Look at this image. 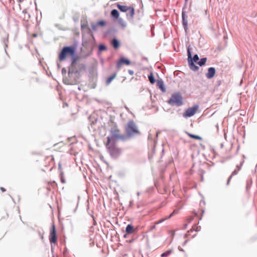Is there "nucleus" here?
Wrapping results in <instances>:
<instances>
[{
  "mask_svg": "<svg viewBox=\"0 0 257 257\" xmlns=\"http://www.w3.org/2000/svg\"><path fill=\"white\" fill-rule=\"evenodd\" d=\"M110 137L107 138V142L109 145L111 141H116L119 140H124L125 136L120 134V130L116 127L112 128L110 130Z\"/></svg>",
  "mask_w": 257,
  "mask_h": 257,
  "instance_id": "obj_1",
  "label": "nucleus"
},
{
  "mask_svg": "<svg viewBox=\"0 0 257 257\" xmlns=\"http://www.w3.org/2000/svg\"><path fill=\"white\" fill-rule=\"evenodd\" d=\"M75 54V49L72 47H65L59 55L60 61L64 60L69 56H73Z\"/></svg>",
  "mask_w": 257,
  "mask_h": 257,
  "instance_id": "obj_2",
  "label": "nucleus"
},
{
  "mask_svg": "<svg viewBox=\"0 0 257 257\" xmlns=\"http://www.w3.org/2000/svg\"><path fill=\"white\" fill-rule=\"evenodd\" d=\"M125 130L127 136H132L136 134H139L140 132L133 121L128 122L125 126Z\"/></svg>",
  "mask_w": 257,
  "mask_h": 257,
  "instance_id": "obj_3",
  "label": "nucleus"
},
{
  "mask_svg": "<svg viewBox=\"0 0 257 257\" xmlns=\"http://www.w3.org/2000/svg\"><path fill=\"white\" fill-rule=\"evenodd\" d=\"M106 147L112 157L116 158L120 155L121 153V150L120 149L116 147L114 144H111L110 143L108 145L107 143H106Z\"/></svg>",
  "mask_w": 257,
  "mask_h": 257,
  "instance_id": "obj_4",
  "label": "nucleus"
},
{
  "mask_svg": "<svg viewBox=\"0 0 257 257\" xmlns=\"http://www.w3.org/2000/svg\"><path fill=\"white\" fill-rule=\"evenodd\" d=\"M168 102L172 105L181 106L183 104L182 97L180 94L174 93L172 95Z\"/></svg>",
  "mask_w": 257,
  "mask_h": 257,
  "instance_id": "obj_5",
  "label": "nucleus"
},
{
  "mask_svg": "<svg viewBox=\"0 0 257 257\" xmlns=\"http://www.w3.org/2000/svg\"><path fill=\"white\" fill-rule=\"evenodd\" d=\"M198 108L197 105L188 108L183 114V117L186 118L194 115L197 112Z\"/></svg>",
  "mask_w": 257,
  "mask_h": 257,
  "instance_id": "obj_6",
  "label": "nucleus"
},
{
  "mask_svg": "<svg viewBox=\"0 0 257 257\" xmlns=\"http://www.w3.org/2000/svg\"><path fill=\"white\" fill-rule=\"evenodd\" d=\"M49 240L51 243H55L57 242L56 230L54 224H53L51 228Z\"/></svg>",
  "mask_w": 257,
  "mask_h": 257,
  "instance_id": "obj_7",
  "label": "nucleus"
},
{
  "mask_svg": "<svg viewBox=\"0 0 257 257\" xmlns=\"http://www.w3.org/2000/svg\"><path fill=\"white\" fill-rule=\"evenodd\" d=\"M131 62L129 60L125 59L124 58H121L119 59L118 62L116 64V66L118 68H119L122 64H125L126 65H130Z\"/></svg>",
  "mask_w": 257,
  "mask_h": 257,
  "instance_id": "obj_8",
  "label": "nucleus"
},
{
  "mask_svg": "<svg viewBox=\"0 0 257 257\" xmlns=\"http://www.w3.org/2000/svg\"><path fill=\"white\" fill-rule=\"evenodd\" d=\"M215 69L214 67H210L208 69V72L206 73V77L208 79L213 78L215 74Z\"/></svg>",
  "mask_w": 257,
  "mask_h": 257,
  "instance_id": "obj_9",
  "label": "nucleus"
},
{
  "mask_svg": "<svg viewBox=\"0 0 257 257\" xmlns=\"http://www.w3.org/2000/svg\"><path fill=\"white\" fill-rule=\"evenodd\" d=\"M176 213L177 212H176V211L174 210L168 217H166V218H163V219H161V220L156 222L155 223V225L151 226L150 230H152L155 229L156 228V224H159L160 223H162L163 221H165V220L171 218L174 214H176Z\"/></svg>",
  "mask_w": 257,
  "mask_h": 257,
  "instance_id": "obj_10",
  "label": "nucleus"
},
{
  "mask_svg": "<svg viewBox=\"0 0 257 257\" xmlns=\"http://www.w3.org/2000/svg\"><path fill=\"white\" fill-rule=\"evenodd\" d=\"M188 57V62L191 61V60L194 62H196L199 60L198 56L196 54L194 56L193 58H191V54L189 49L187 50Z\"/></svg>",
  "mask_w": 257,
  "mask_h": 257,
  "instance_id": "obj_11",
  "label": "nucleus"
},
{
  "mask_svg": "<svg viewBox=\"0 0 257 257\" xmlns=\"http://www.w3.org/2000/svg\"><path fill=\"white\" fill-rule=\"evenodd\" d=\"M157 86L162 90V92L166 91V88L162 80H157Z\"/></svg>",
  "mask_w": 257,
  "mask_h": 257,
  "instance_id": "obj_12",
  "label": "nucleus"
},
{
  "mask_svg": "<svg viewBox=\"0 0 257 257\" xmlns=\"http://www.w3.org/2000/svg\"><path fill=\"white\" fill-rule=\"evenodd\" d=\"M106 25V22L104 21H100L98 22L96 24H93L92 25V29L94 30H95L97 29V26H101L102 27L105 26Z\"/></svg>",
  "mask_w": 257,
  "mask_h": 257,
  "instance_id": "obj_13",
  "label": "nucleus"
},
{
  "mask_svg": "<svg viewBox=\"0 0 257 257\" xmlns=\"http://www.w3.org/2000/svg\"><path fill=\"white\" fill-rule=\"evenodd\" d=\"M125 231L127 234H132L135 231V229L132 225L128 224L126 227Z\"/></svg>",
  "mask_w": 257,
  "mask_h": 257,
  "instance_id": "obj_14",
  "label": "nucleus"
},
{
  "mask_svg": "<svg viewBox=\"0 0 257 257\" xmlns=\"http://www.w3.org/2000/svg\"><path fill=\"white\" fill-rule=\"evenodd\" d=\"M117 7L121 12H126L129 10L130 7L125 6H121L119 4H117Z\"/></svg>",
  "mask_w": 257,
  "mask_h": 257,
  "instance_id": "obj_15",
  "label": "nucleus"
},
{
  "mask_svg": "<svg viewBox=\"0 0 257 257\" xmlns=\"http://www.w3.org/2000/svg\"><path fill=\"white\" fill-rule=\"evenodd\" d=\"M189 65L190 69L193 71H196L198 69V67L195 65L192 60L189 62Z\"/></svg>",
  "mask_w": 257,
  "mask_h": 257,
  "instance_id": "obj_16",
  "label": "nucleus"
},
{
  "mask_svg": "<svg viewBox=\"0 0 257 257\" xmlns=\"http://www.w3.org/2000/svg\"><path fill=\"white\" fill-rule=\"evenodd\" d=\"M111 15L112 17L115 18V19H118V17H119V13H118V12L117 11V10H113L111 12Z\"/></svg>",
  "mask_w": 257,
  "mask_h": 257,
  "instance_id": "obj_17",
  "label": "nucleus"
},
{
  "mask_svg": "<svg viewBox=\"0 0 257 257\" xmlns=\"http://www.w3.org/2000/svg\"><path fill=\"white\" fill-rule=\"evenodd\" d=\"M111 44L115 49H117L119 46V43L118 41L115 39H113Z\"/></svg>",
  "mask_w": 257,
  "mask_h": 257,
  "instance_id": "obj_18",
  "label": "nucleus"
},
{
  "mask_svg": "<svg viewBox=\"0 0 257 257\" xmlns=\"http://www.w3.org/2000/svg\"><path fill=\"white\" fill-rule=\"evenodd\" d=\"M187 134L188 135V136H189L190 138H191L192 139H194L198 140H202V138L199 136L193 135V134H191L189 133H187Z\"/></svg>",
  "mask_w": 257,
  "mask_h": 257,
  "instance_id": "obj_19",
  "label": "nucleus"
},
{
  "mask_svg": "<svg viewBox=\"0 0 257 257\" xmlns=\"http://www.w3.org/2000/svg\"><path fill=\"white\" fill-rule=\"evenodd\" d=\"M149 80L151 84H154L155 82V79L154 78L153 74L151 72L148 76Z\"/></svg>",
  "mask_w": 257,
  "mask_h": 257,
  "instance_id": "obj_20",
  "label": "nucleus"
},
{
  "mask_svg": "<svg viewBox=\"0 0 257 257\" xmlns=\"http://www.w3.org/2000/svg\"><path fill=\"white\" fill-rule=\"evenodd\" d=\"M128 11H129L130 17L131 18H133L134 17V16L135 14L134 9L133 7H130L129 10H128Z\"/></svg>",
  "mask_w": 257,
  "mask_h": 257,
  "instance_id": "obj_21",
  "label": "nucleus"
},
{
  "mask_svg": "<svg viewBox=\"0 0 257 257\" xmlns=\"http://www.w3.org/2000/svg\"><path fill=\"white\" fill-rule=\"evenodd\" d=\"M207 59L206 58H203L200 59V60L198 62V64L200 66H202L204 65L206 62Z\"/></svg>",
  "mask_w": 257,
  "mask_h": 257,
  "instance_id": "obj_22",
  "label": "nucleus"
},
{
  "mask_svg": "<svg viewBox=\"0 0 257 257\" xmlns=\"http://www.w3.org/2000/svg\"><path fill=\"white\" fill-rule=\"evenodd\" d=\"M116 77V74L114 73L112 75L109 77L106 81V83L107 84H109L111 81Z\"/></svg>",
  "mask_w": 257,
  "mask_h": 257,
  "instance_id": "obj_23",
  "label": "nucleus"
},
{
  "mask_svg": "<svg viewBox=\"0 0 257 257\" xmlns=\"http://www.w3.org/2000/svg\"><path fill=\"white\" fill-rule=\"evenodd\" d=\"M172 250H171V249L167 250V251L163 252L161 254V257H167L169 254H170L172 253Z\"/></svg>",
  "mask_w": 257,
  "mask_h": 257,
  "instance_id": "obj_24",
  "label": "nucleus"
},
{
  "mask_svg": "<svg viewBox=\"0 0 257 257\" xmlns=\"http://www.w3.org/2000/svg\"><path fill=\"white\" fill-rule=\"evenodd\" d=\"M182 18H183V24L184 26L185 29H187V21L185 19L184 14H182Z\"/></svg>",
  "mask_w": 257,
  "mask_h": 257,
  "instance_id": "obj_25",
  "label": "nucleus"
},
{
  "mask_svg": "<svg viewBox=\"0 0 257 257\" xmlns=\"http://www.w3.org/2000/svg\"><path fill=\"white\" fill-rule=\"evenodd\" d=\"M98 48L100 51H105L106 50V47L104 45L102 44L99 45Z\"/></svg>",
  "mask_w": 257,
  "mask_h": 257,
  "instance_id": "obj_26",
  "label": "nucleus"
},
{
  "mask_svg": "<svg viewBox=\"0 0 257 257\" xmlns=\"http://www.w3.org/2000/svg\"><path fill=\"white\" fill-rule=\"evenodd\" d=\"M119 23L123 27H125L126 26L125 24L123 23L122 20H119Z\"/></svg>",
  "mask_w": 257,
  "mask_h": 257,
  "instance_id": "obj_27",
  "label": "nucleus"
},
{
  "mask_svg": "<svg viewBox=\"0 0 257 257\" xmlns=\"http://www.w3.org/2000/svg\"><path fill=\"white\" fill-rule=\"evenodd\" d=\"M128 72L129 74L132 75L134 74V71L133 70H129L128 71Z\"/></svg>",
  "mask_w": 257,
  "mask_h": 257,
  "instance_id": "obj_28",
  "label": "nucleus"
},
{
  "mask_svg": "<svg viewBox=\"0 0 257 257\" xmlns=\"http://www.w3.org/2000/svg\"><path fill=\"white\" fill-rule=\"evenodd\" d=\"M76 60V59H75V58L74 57V58H73V60H72V64H74L75 63Z\"/></svg>",
  "mask_w": 257,
  "mask_h": 257,
  "instance_id": "obj_29",
  "label": "nucleus"
},
{
  "mask_svg": "<svg viewBox=\"0 0 257 257\" xmlns=\"http://www.w3.org/2000/svg\"><path fill=\"white\" fill-rule=\"evenodd\" d=\"M0 189L2 190V192H5L6 191V189L3 188V187H1Z\"/></svg>",
  "mask_w": 257,
  "mask_h": 257,
  "instance_id": "obj_30",
  "label": "nucleus"
},
{
  "mask_svg": "<svg viewBox=\"0 0 257 257\" xmlns=\"http://www.w3.org/2000/svg\"><path fill=\"white\" fill-rule=\"evenodd\" d=\"M50 158V160L52 161H54V158L53 156H50V157H48V158Z\"/></svg>",
  "mask_w": 257,
  "mask_h": 257,
  "instance_id": "obj_31",
  "label": "nucleus"
},
{
  "mask_svg": "<svg viewBox=\"0 0 257 257\" xmlns=\"http://www.w3.org/2000/svg\"><path fill=\"white\" fill-rule=\"evenodd\" d=\"M237 173V172L236 170H235V171H234L233 172V173H232V175H236Z\"/></svg>",
  "mask_w": 257,
  "mask_h": 257,
  "instance_id": "obj_32",
  "label": "nucleus"
},
{
  "mask_svg": "<svg viewBox=\"0 0 257 257\" xmlns=\"http://www.w3.org/2000/svg\"><path fill=\"white\" fill-rule=\"evenodd\" d=\"M59 169L60 170L62 169V167H61V165L60 164V163L59 164Z\"/></svg>",
  "mask_w": 257,
  "mask_h": 257,
  "instance_id": "obj_33",
  "label": "nucleus"
},
{
  "mask_svg": "<svg viewBox=\"0 0 257 257\" xmlns=\"http://www.w3.org/2000/svg\"><path fill=\"white\" fill-rule=\"evenodd\" d=\"M193 219V217H191L190 219V221H191Z\"/></svg>",
  "mask_w": 257,
  "mask_h": 257,
  "instance_id": "obj_34",
  "label": "nucleus"
},
{
  "mask_svg": "<svg viewBox=\"0 0 257 257\" xmlns=\"http://www.w3.org/2000/svg\"><path fill=\"white\" fill-rule=\"evenodd\" d=\"M34 37H36V36H37V35H36V34H34Z\"/></svg>",
  "mask_w": 257,
  "mask_h": 257,
  "instance_id": "obj_35",
  "label": "nucleus"
},
{
  "mask_svg": "<svg viewBox=\"0 0 257 257\" xmlns=\"http://www.w3.org/2000/svg\"><path fill=\"white\" fill-rule=\"evenodd\" d=\"M2 29V26H1V25H0V29Z\"/></svg>",
  "mask_w": 257,
  "mask_h": 257,
  "instance_id": "obj_36",
  "label": "nucleus"
},
{
  "mask_svg": "<svg viewBox=\"0 0 257 257\" xmlns=\"http://www.w3.org/2000/svg\"><path fill=\"white\" fill-rule=\"evenodd\" d=\"M9 1H10V2L11 3L12 0H9Z\"/></svg>",
  "mask_w": 257,
  "mask_h": 257,
  "instance_id": "obj_37",
  "label": "nucleus"
}]
</instances>
